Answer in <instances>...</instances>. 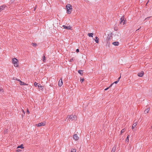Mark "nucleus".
Here are the masks:
<instances>
[{
    "label": "nucleus",
    "mask_w": 152,
    "mask_h": 152,
    "mask_svg": "<svg viewBox=\"0 0 152 152\" xmlns=\"http://www.w3.org/2000/svg\"><path fill=\"white\" fill-rule=\"evenodd\" d=\"M22 111L23 112L24 114H25V112L24 111V110L23 109L22 110Z\"/></svg>",
    "instance_id": "4c0bfd02"
},
{
    "label": "nucleus",
    "mask_w": 152,
    "mask_h": 152,
    "mask_svg": "<svg viewBox=\"0 0 152 152\" xmlns=\"http://www.w3.org/2000/svg\"><path fill=\"white\" fill-rule=\"evenodd\" d=\"M116 150V148L115 147H113L112 150L111 151V152H115Z\"/></svg>",
    "instance_id": "6ab92c4d"
},
{
    "label": "nucleus",
    "mask_w": 152,
    "mask_h": 152,
    "mask_svg": "<svg viewBox=\"0 0 152 152\" xmlns=\"http://www.w3.org/2000/svg\"><path fill=\"white\" fill-rule=\"evenodd\" d=\"M84 79H81L80 80V81L81 83H82L84 81Z\"/></svg>",
    "instance_id": "7c9ffc66"
},
{
    "label": "nucleus",
    "mask_w": 152,
    "mask_h": 152,
    "mask_svg": "<svg viewBox=\"0 0 152 152\" xmlns=\"http://www.w3.org/2000/svg\"><path fill=\"white\" fill-rule=\"evenodd\" d=\"M74 60V58H72L70 59L69 61L72 62Z\"/></svg>",
    "instance_id": "c85d7f7f"
},
{
    "label": "nucleus",
    "mask_w": 152,
    "mask_h": 152,
    "mask_svg": "<svg viewBox=\"0 0 152 152\" xmlns=\"http://www.w3.org/2000/svg\"><path fill=\"white\" fill-rule=\"evenodd\" d=\"M16 80H17V81H19L20 82L21 81V80H20L19 79H17V78H16L15 79Z\"/></svg>",
    "instance_id": "c756f323"
},
{
    "label": "nucleus",
    "mask_w": 152,
    "mask_h": 152,
    "mask_svg": "<svg viewBox=\"0 0 152 152\" xmlns=\"http://www.w3.org/2000/svg\"><path fill=\"white\" fill-rule=\"evenodd\" d=\"M145 18V19H147V18Z\"/></svg>",
    "instance_id": "37998d69"
},
{
    "label": "nucleus",
    "mask_w": 152,
    "mask_h": 152,
    "mask_svg": "<svg viewBox=\"0 0 152 152\" xmlns=\"http://www.w3.org/2000/svg\"><path fill=\"white\" fill-rule=\"evenodd\" d=\"M110 87L109 86V87H107V88H106L104 90L106 91V90H107Z\"/></svg>",
    "instance_id": "2f4dec72"
},
{
    "label": "nucleus",
    "mask_w": 152,
    "mask_h": 152,
    "mask_svg": "<svg viewBox=\"0 0 152 152\" xmlns=\"http://www.w3.org/2000/svg\"><path fill=\"white\" fill-rule=\"evenodd\" d=\"M75 115H71L69 116V119H70L72 120H73L74 118H75Z\"/></svg>",
    "instance_id": "9b49d317"
},
{
    "label": "nucleus",
    "mask_w": 152,
    "mask_h": 152,
    "mask_svg": "<svg viewBox=\"0 0 152 152\" xmlns=\"http://www.w3.org/2000/svg\"><path fill=\"white\" fill-rule=\"evenodd\" d=\"M6 7H7V6L4 4L2 6H0V9L1 11L4 10Z\"/></svg>",
    "instance_id": "6e6552de"
},
{
    "label": "nucleus",
    "mask_w": 152,
    "mask_h": 152,
    "mask_svg": "<svg viewBox=\"0 0 152 152\" xmlns=\"http://www.w3.org/2000/svg\"><path fill=\"white\" fill-rule=\"evenodd\" d=\"M20 85L21 86L28 85V84L21 81L20 82Z\"/></svg>",
    "instance_id": "f8f14e48"
},
{
    "label": "nucleus",
    "mask_w": 152,
    "mask_h": 152,
    "mask_svg": "<svg viewBox=\"0 0 152 152\" xmlns=\"http://www.w3.org/2000/svg\"><path fill=\"white\" fill-rule=\"evenodd\" d=\"M66 13L68 14H70L72 10V6L70 4H67L66 6Z\"/></svg>",
    "instance_id": "f257e3e1"
},
{
    "label": "nucleus",
    "mask_w": 152,
    "mask_h": 152,
    "mask_svg": "<svg viewBox=\"0 0 152 152\" xmlns=\"http://www.w3.org/2000/svg\"><path fill=\"white\" fill-rule=\"evenodd\" d=\"M21 151V150L20 149H18L16 150V151L17 152H20Z\"/></svg>",
    "instance_id": "473e14b6"
},
{
    "label": "nucleus",
    "mask_w": 152,
    "mask_h": 152,
    "mask_svg": "<svg viewBox=\"0 0 152 152\" xmlns=\"http://www.w3.org/2000/svg\"><path fill=\"white\" fill-rule=\"evenodd\" d=\"M137 122H135L134 123L132 126V130H133L134 129V128L135 127V126L137 125Z\"/></svg>",
    "instance_id": "1a4fd4ad"
},
{
    "label": "nucleus",
    "mask_w": 152,
    "mask_h": 152,
    "mask_svg": "<svg viewBox=\"0 0 152 152\" xmlns=\"http://www.w3.org/2000/svg\"><path fill=\"white\" fill-rule=\"evenodd\" d=\"M63 85V82L62 79L61 78L59 81L58 85L59 87H61Z\"/></svg>",
    "instance_id": "0eeeda50"
},
{
    "label": "nucleus",
    "mask_w": 152,
    "mask_h": 152,
    "mask_svg": "<svg viewBox=\"0 0 152 152\" xmlns=\"http://www.w3.org/2000/svg\"><path fill=\"white\" fill-rule=\"evenodd\" d=\"M76 149H73L70 152H76Z\"/></svg>",
    "instance_id": "a878e982"
},
{
    "label": "nucleus",
    "mask_w": 152,
    "mask_h": 152,
    "mask_svg": "<svg viewBox=\"0 0 152 152\" xmlns=\"http://www.w3.org/2000/svg\"><path fill=\"white\" fill-rule=\"evenodd\" d=\"M0 92L1 93H3L4 92V90L1 88H0Z\"/></svg>",
    "instance_id": "b1692460"
},
{
    "label": "nucleus",
    "mask_w": 152,
    "mask_h": 152,
    "mask_svg": "<svg viewBox=\"0 0 152 152\" xmlns=\"http://www.w3.org/2000/svg\"><path fill=\"white\" fill-rule=\"evenodd\" d=\"M41 86V85H40V84H38V85H37V86H38V87H39H39H40Z\"/></svg>",
    "instance_id": "f704fd0d"
},
{
    "label": "nucleus",
    "mask_w": 152,
    "mask_h": 152,
    "mask_svg": "<svg viewBox=\"0 0 152 152\" xmlns=\"http://www.w3.org/2000/svg\"><path fill=\"white\" fill-rule=\"evenodd\" d=\"M144 74V73L142 71L138 73L137 75L139 77H142L143 76Z\"/></svg>",
    "instance_id": "9d476101"
},
{
    "label": "nucleus",
    "mask_w": 152,
    "mask_h": 152,
    "mask_svg": "<svg viewBox=\"0 0 152 152\" xmlns=\"http://www.w3.org/2000/svg\"><path fill=\"white\" fill-rule=\"evenodd\" d=\"M83 71L82 70H79L78 71V72L80 75L83 74Z\"/></svg>",
    "instance_id": "4be33fe9"
},
{
    "label": "nucleus",
    "mask_w": 152,
    "mask_h": 152,
    "mask_svg": "<svg viewBox=\"0 0 152 152\" xmlns=\"http://www.w3.org/2000/svg\"><path fill=\"white\" fill-rule=\"evenodd\" d=\"M43 86H41L40 87H39V91L41 90V91H42L43 90Z\"/></svg>",
    "instance_id": "a211bd4d"
},
{
    "label": "nucleus",
    "mask_w": 152,
    "mask_h": 152,
    "mask_svg": "<svg viewBox=\"0 0 152 152\" xmlns=\"http://www.w3.org/2000/svg\"><path fill=\"white\" fill-rule=\"evenodd\" d=\"M43 61L44 62H45V61L46 60V58H45V56H43Z\"/></svg>",
    "instance_id": "cd10ccee"
},
{
    "label": "nucleus",
    "mask_w": 152,
    "mask_h": 152,
    "mask_svg": "<svg viewBox=\"0 0 152 152\" xmlns=\"http://www.w3.org/2000/svg\"><path fill=\"white\" fill-rule=\"evenodd\" d=\"M149 110L150 109L149 108H147L145 110L144 112L145 113H148L149 112Z\"/></svg>",
    "instance_id": "dca6fc26"
},
{
    "label": "nucleus",
    "mask_w": 152,
    "mask_h": 152,
    "mask_svg": "<svg viewBox=\"0 0 152 152\" xmlns=\"http://www.w3.org/2000/svg\"><path fill=\"white\" fill-rule=\"evenodd\" d=\"M76 51L77 53H78V52H79V50L78 49H76Z\"/></svg>",
    "instance_id": "c9c22d12"
},
{
    "label": "nucleus",
    "mask_w": 152,
    "mask_h": 152,
    "mask_svg": "<svg viewBox=\"0 0 152 152\" xmlns=\"http://www.w3.org/2000/svg\"><path fill=\"white\" fill-rule=\"evenodd\" d=\"M50 86H51V84H50Z\"/></svg>",
    "instance_id": "ea45409f"
},
{
    "label": "nucleus",
    "mask_w": 152,
    "mask_h": 152,
    "mask_svg": "<svg viewBox=\"0 0 152 152\" xmlns=\"http://www.w3.org/2000/svg\"><path fill=\"white\" fill-rule=\"evenodd\" d=\"M8 132V130L7 129H6L4 131V133H6Z\"/></svg>",
    "instance_id": "bb28decb"
},
{
    "label": "nucleus",
    "mask_w": 152,
    "mask_h": 152,
    "mask_svg": "<svg viewBox=\"0 0 152 152\" xmlns=\"http://www.w3.org/2000/svg\"><path fill=\"white\" fill-rule=\"evenodd\" d=\"M12 62L15 67H19V61L16 58H13L12 59Z\"/></svg>",
    "instance_id": "f03ea898"
},
{
    "label": "nucleus",
    "mask_w": 152,
    "mask_h": 152,
    "mask_svg": "<svg viewBox=\"0 0 152 152\" xmlns=\"http://www.w3.org/2000/svg\"><path fill=\"white\" fill-rule=\"evenodd\" d=\"M36 45V44H34V43H33V44H32V45Z\"/></svg>",
    "instance_id": "58836bf2"
},
{
    "label": "nucleus",
    "mask_w": 152,
    "mask_h": 152,
    "mask_svg": "<svg viewBox=\"0 0 152 152\" xmlns=\"http://www.w3.org/2000/svg\"><path fill=\"white\" fill-rule=\"evenodd\" d=\"M139 29H138L137 30H136V31H137V30H139Z\"/></svg>",
    "instance_id": "a19ab883"
},
{
    "label": "nucleus",
    "mask_w": 152,
    "mask_h": 152,
    "mask_svg": "<svg viewBox=\"0 0 152 152\" xmlns=\"http://www.w3.org/2000/svg\"><path fill=\"white\" fill-rule=\"evenodd\" d=\"M113 44L115 46H118L119 44V42H115L113 43Z\"/></svg>",
    "instance_id": "ddd939ff"
},
{
    "label": "nucleus",
    "mask_w": 152,
    "mask_h": 152,
    "mask_svg": "<svg viewBox=\"0 0 152 152\" xmlns=\"http://www.w3.org/2000/svg\"><path fill=\"white\" fill-rule=\"evenodd\" d=\"M73 138L75 141H77L79 139V137L77 134H75L73 135Z\"/></svg>",
    "instance_id": "39448f33"
},
{
    "label": "nucleus",
    "mask_w": 152,
    "mask_h": 152,
    "mask_svg": "<svg viewBox=\"0 0 152 152\" xmlns=\"http://www.w3.org/2000/svg\"><path fill=\"white\" fill-rule=\"evenodd\" d=\"M45 124L43 122H41L40 123H39L38 124H36V126H45Z\"/></svg>",
    "instance_id": "423d86ee"
},
{
    "label": "nucleus",
    "mask_w": 152,
    "mask_h": 152,
    "mask_svg": "<svg viewBox=\"0 0 152 152\" xmlns=\"http://www.w3.org/2000/svg\"><path fill=\"white\" fill-rule=\"evenodd\" d=\"M35 9H36V8L35 7V8H34V10H35Z\"/></svg>",
    "instance_id": "79ce46f5"
},
{
    "label": "nucleus",
    "mask_w": 152,
    "mask_h": 152,
    "mask_svg": "<svg viewBox=\"0 0 152 152\" xmlns=\"http://www.w3.org/2000/svg\"><path fill=\"white\" fill-rule=\"evenodd\" d=\"M126 131V129H122L121 132V134L122 133Z\"/></svg>",
    "instance_id": "412c9836"
},
{
    "label": "nucleus",
    "mask_w": 152,
    "mask_h": 152,
    "mask_svg": "<svg viewBox=\"0 0 152 152\" xmlns=\"http://www.w3.org/2000/svg\"><path fill=\"white\" fill-rule=\"evenodd\" d=\"M26 112L28 114H29V113H30V112H29V110H28V109H27Z\"/></svg>",
    "instance_id": "72a5a7b5"
},
{
    "label": "nucleus",
    "mask_w": 152,
    "mask_h": 152,
    "mask_svg": "<svg viewBox=\"0 0 152 152\" xmlns=\"http://www.w3.org/2000/svg\"><path fill=\"white\" fill-rule=\"evenodd\" d=\"M124 17L122 16L120 19V23L123 25H124L126 23V21L124 20Z\"/></svg>",
    "instance_id": "7ed1b4c3"
},
{
    "label": "nucleus",
    "mask_w": 152,
    "mask_h": 152,
    "mask_svg": "<svg viewBox=\"0 0 152 152\" xmlns=\"http://www.w3.org/2000/svg\"><path fill=\"white\" fill-rule=\"evenodd\" d=\"M118 82H119V81H118V80H117V81H115L112 84H111L110 85V87H111L114 83L117 84Z\"/></svg>",
    "instance_id": "aec40b11"
},
{
    "label": "nucleus",
    "mask_w": 152,
    "mask_h": 152,
    "mask_svg": "<svg viewBox=\"0 0 152 152\" xmlns=\"http://www.w3.org/2000/svg\"><path fill=\"white\" fill-rule=\"evenodd\" d=\"M93 34L92 33H89L88 34V35L89 37H93Z\"/></svg>",
    "instance_id": "f3484780"
},
{
    "label": "nucleus",
    "mask_w": 152,
    "mask_h": 152,
    "mask_svg": "<svg viewBox=\"0 0 152 152\" xmlns=\"http://www.w3.org/2000/svg\"><path fill=\"white\" fill-rule=\"evenodd\" d=\"M121 78V76H120L118 78V79L117 80H118V81H119V80Z\"/></svg>",
    "instance_id": "e433bc0d"
},
{
    "label": "nucleus",
    "mask_w": 152,
    "mask_h": 152,
    "mask_svg": "<svg viewBox=\"0 0 152 152\" xmlns=\"http://www.w3.org/2000/svg\"><path fill=\"white\" fill-rule=\"evenodd\" d=\"M129 135H128V136H127V137L126 139V141L128 142H129Z\"/></svg>",
    "instance_id": "5701e85b"
},
{
    "label": "nucleus",
    "mask_w": 152,
    "mask_h": 152,
    "mask_svg": "<svg viewBox=\"0 0 152 152\" xmlns=\"http://www.w3.org/2000/svg\"><path fill=\"white\" fill-rule=\"evenodd\" d=\"M21 148V149H23L24 148V147L23 146V144H21L20 145L18 146V147H17V148Z\"/></svg>",
    "instance_id": "2eb2a0df"
},
{
    "label": "nucleus",
    "mask_w": 152,
    "mask_h": 152,
    "mask_svg": "<svg viewBox=\"0 0 152 152\" xmlns=\"http://www.w3.org/2000/svg\"><path fill=\"white\" fill-rule=\"evenodd\" d=\"M62 27H63L64 28L68 30H72V27L70 26H66L65 25H63Z\"/></svg>",
    "instance_id": "20e7f679"
},
{
    "label": "nucleus",
    "mask_w": 152,
    "mask_h": 152,
    "mask_svg": "<svg viewBox=\"0 0 152 152\" xmlns=\"http://www.w3.org/2000/svg\"><path fill=\"white\" fill-rule=\"evenodd\" d=\"M38 85V83H37V82H35L34 83V86L36 87V86H37V85Z\"/></svg>",
    "instance_id": "393cba45"
},
{
    "label": "nucleus",
    "mask_w": 152,
    "mask_h": 152,
    "mask_svg": "<svg viewBox=\"0 0 152 152\" xmlns=\"http://www.w3.org/2000/svg\"><path fill=\"white\" fill-rule=\"evenodd\" d=\"M99 39L97 37H95V41L96 43H99Z\"/></svg>",
    "instance_id": "4468645a"
}]
</instances>
